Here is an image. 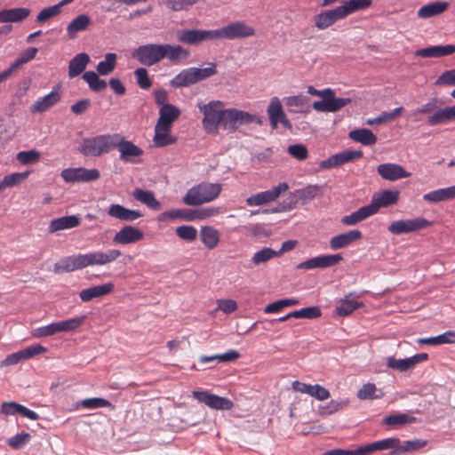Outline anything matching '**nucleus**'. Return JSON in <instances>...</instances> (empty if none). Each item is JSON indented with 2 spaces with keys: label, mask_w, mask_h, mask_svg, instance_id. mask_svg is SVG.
<instances>
[{
  "label": "nucleus",
  "mask_w": 455,
  "mask_h": 455,
  "mask_svg": "<svg viewBox=\"0 0 455 455\" xmlns=\"http://www.w3.org/2000/svg\"><path fill=\"white\" fill-rule=\"evenodd\" d=\"M255 35V29L243 21H235L218 29H180L177 40L184 44L199 45L207 41L234 40Z\"/></svg>",
  "instance_id": "f257e3e1"
},
{
  "label": "nucleus",
  "mask_w": 455,
  "mask_h": 455,
  "mask_svg": "<svg viewBox=\"0 0 455 455\" xmlns=\"http://www.w3.org/2000/svg\"><path fill=\"white\" fill-rule=\"evenodd\" d=\"M121 251L116 249H109L106 251H96L85 254H77L64 257L53 266L56 274L72 272L90 266H102L116 261Z\"/></svg>",
  "instance_id": "f03ea898"
},
{
  "label": "nucleus",
  "mask_w": 455,
  "mask_h": 455,
  "mask_svg": "<svg viewBox=\"0 0 455 455\" xmlns=\"http://www.w3.org/2000/svg\"><path fill=\"white\" fill-rule=\"evenodd\" d=\"M197 108L204 115L202 125L206 133L217 135L220 128L224 129L226 108L222 101L199 102Z\"/></svg>",
  "instance_id": "7ed1b4c3"
},
{
  "label": "nucleus",
  "mask_w": 455,
  "mask_h": 455,
  "mask_svg": "<svg viewBox=\"0 0 455 455\" xmlns=\"http://www.w3.org/2000/svg\"><path fill=\"white\" fill-rule=\"evenodd\" d=\"M116 133L100 134L82 140L78 150L84 156L99 157L114 150Z\"/></svg>",
  "instance_id": "20e7f679"
},
{
  "label": "nucleus",
  "mask_w": 455,
  "mask_h": 455,
  "mask_svg": "<svg viewBox=\"0 0 455 455\" xmlns=\"http://www.w3.org/2000/svg\"><path fill=\"white\" fill-rule=\"evenodd\" d=\"M443 102L436 99H431L428 102L418 108L416 113L427 115V124L431 126L455 122V105L439 108Z\"/></svg>",
  "instance_id": "39448f33"
},
{
  "label": "nucleus",
  "mask_w": 455,
  "mask_h": 455,
  "mask_svg": "<svg viewBox=\"0 0 455 455\" xmlns=\"http://www.w3.org/2000/svg\"><path fill=\"white\" fill-rule=\"evenodd\" d=\"M222 186L220 183L203 182L191 188L182 199L190 206L201 205L215 200L220 194Z\"/></svg>",
  "instance_id": "423d86ee"
},
{
  "label": "nucleus",
  "mask_w": 455,
  "mask_h": 455,
  "mask_svg": "<svg viewBox=\"0 0 455 455\" xmlns=\"http://www.w3.org/2000/svg\"><path fill=\"white\" fill-rule=\"evenodd\" d=\"M307 92L310 95L322 98V100L315 101L312 105V108L318 112H336L351 102L349 98H336L331 88L317 90L309 85Z\"/></svg>",
  "instance_id": "0eeeda50"
},
{
  "label": "nucleus",
  "mask_w": 455,
  "mask_h": 455,
  "mask_svg": "<svg viewBox=\"0 0 455 455\" xmlns=\"http://www.w3.org/2000/svg\"><path fill=\"white\" fill-rule=\"evenodd\" d=\"M132 57L143 66H154L164 60L163 44L140 45L134 50Z\"/></svg>",
  "instance_id": "6e6552de"
},
{
  "label": "nucleus",
  "mask_w": 455,
  "mask_h": 455,
  "mask_svg": "<svg viewBox=\"0 0 455 455\" xmlns=\"http://www.w3.org/2000/svg\"><path fill=\"white\" fill-rule=\"evenodd\" d=\"M431 225L432 222L424 217H417L415 219L395 220L388 226L387 230L392 235H400L426 229Z\"/></svg>",
  "instance_id": "1a4fd4ad"
},
{
  "label": "nucleus",
  "mask_w": 455,
  "mask_h": 455,
  "mask_svg": "<svg viewBox=\"0 0 455 455\" xmlns=\"http://www.w3.org/2000/svg\"><path fill=\"white\" fill-rule=\"evenodd\" d=\"M289 186L286 182H281L272 188L251 195L246 198L245 202L248 206H260L276 201L281 194L286 192Z\"/></svg>",
  "instance_id": "9d476101"
},
{
  "label": "nucleus",
  "mask_w": 455,
  "mask_h": 455,
  "mask_svg": "<svg viewBox=\"0 0 455 455\" xmlns=\"http://www.w3.org/2000/svg\"><path fill=\"white\" fill-rule=\"evenodd\" d=\"M257 121V117L249 112L237 108H226L224 130L235 132L240 126Z\"/></svg>",
  "instance_id": "9b49d317"
},
{
  "label": "nucleus",
  "mask_w": 455,
  "mask_h": 455,
  "mask_svg": "<svg viewBox=\"0 0 455 455\" xmlns=\"http://www.w3.org/2000/svg\"><path fill=\"white\" fill-rule=\"evenodd\" d=\"M192 396L211 409L229 411L234 407V403L230 399L211 394L207 391H193Z\"/></svg>",
  "instance_id": "f8f14e48"
},
{
  "label": "nucleus",
  "mask_w": 455,
  "mask_h": 455,
  "mask_svg": "<svg viewBox=\"0 0 455 455\" xmlns=\"http://www.w3.org/2000/svg\"><path fill=\"white\" fill-rule=\"evenodd\" d=\"M61 178L68 183L90 182L100 179V173L97 169H86L84 167L67 168L60 173Z\"/></svg>",
  "instance_id": "ddd939ff"
},
{
  "label": "nucleus",
  "mask_w": 455,
  "mask_h": 455,
  "mask_svg": "<svg viewBox=\"0 0 455 455\" xmlns=\"http://www.w3.org/2000/svg\"><path fill=\"white\" fill-rule=\"evenodd\" d=\"M114 143V149L117 148L120 152V160L125 163H135V157H140L143 155V150L136 146L133 142L125 140V138L116 133Z\"/></svg>",
  "instance_id": "4468645a"
},
{
  "label": "nucleus",
  "mask_w": 455,
  "mask_h": 455,
  "mask_svg": "<svg viewBox=\"0 0 455 455\" xmlns=\"http://www.w3.org/2000/svg\"><path fill=\"white\" fill-rule=\"evenodd\" d=\"M47 351V348L40 344L29 346L18 352L8 355L1 363V367H7L14 365L21 361L28 360L37 355L44 354Z\"/></svg>",
  "instance_id": "2eb2a0df"
},
{
  "label": "nucleus",
  "mask_w": 455,
  "mask_h": 455,
  "mask_svg": "<svg viewBox=\"0 0 455 455\" xmlns=\"http://www.w3.org/2000/svg\"><path fill=\"white\" fill-rule=\"evenodd\" d=\"M362 150H345L332 155L326 160L320 163L322 169H331L341 166L347 163L353 162L363 157Z\"/></svg>",
  "instance_id": "dca6fc26"
},
{
  "label": "nucleus",
  "mask_w": 455,
  "mask_h": 455,
  "mask_svg": "<svg viewBox=\"0 0 455 455\" xmlns=\"http://www.w3.org/2000/svg\"><path fill=\"white\" fill-rule=\"evenodd\" d=\"M341 260H343V257L340 254L321 255L299 263L297 268L306 270L327 268L336 266Z\"/></svg>",
  "instance_id": "f3484780"
},
{
  "label": "nucleus",
  "mask_w": 455,
  "mask_h": 455,
  "mask_svg": "<svg viewBox=\"0 0 455 455\" xmlns=\"http://www.w3.org/2000/svg\"><path fill=\"white\" fill-rule=\"evenodd\" d=\"M428 359L427 353L417 354L411 357L404 359H395L393 356L387 358V366L400 372L407 371L414 368L418 363Z\"/></svg>",
  "instance_id": "a211bd4d"
},
{
  "label": "nucleus",
  "mask_w": 455,
  "mask_h": 455,
  "mask_svg": "<svg viewBox=\"0 0 455 455\" xmlns=\"http://www.w3.org/2000/svg\"><path fill=\"white\" fill-rule=\"evenodd\" d=\"M377 172L383 180L389 181H395L411 176V173L402 165L393 163L379 164L377 167Z\"/></svg>",
  "instance_id": "6ab92c4d"
},
{
  "label": "nucleus",
  "mask_w": 455,
  "mask_h": 455,
  "mask_svg": "<svg viewBox=\"0 0 455 455\" xmlns=\"http://www.w3.org/2000/svg\"><path fill=\"white\" fill-rule=\"evenodd\" d=\"M344 19L339 6L333 9L322 11L314 17L315 27L319 30H324L332 26L338 20Z\"/></svg>",
  "instance_id": "aec40b11"
},
{
  "label": "nucleus",
  "mask_w": 455,
  "mask_h": 455,
  "mask_svg": "<svg viewBox=\"0 0 455 455\" xmlns=\"http://www.w3.org/2000/svg\"><path fill=\"white\" fill-rule=\"evenodd\" d=\"M144 234L139 228L132 226H124L116 233L113 242L116 244H130L143 239Z\"/></svg>",
  "instance_id": "412c9836"
},
{
  "label": "nucleus",
  "mask_w": 455,
  "mask_h": 455,
  "mask_svg": "<svg viewBox=\"0 0 455 455\" xmlns=\"http://www.w3.org/2000/svg\"><path fill=\"white\" fill-rule=\"evenodd\" d=\"M61 99L60 92L58 89H53L47 95L37 99L31 106V113H44L55 106Z\"/></svg>",
  "instance_id": "4be33fe9"
},
{
  "label": "nucleus",
  "mask_w": 455,
  "mask_h": 455,
  "mask_svg": "<svg viewBox=\"0 0 455 455\" xmlns=\"http://www.w3.org/2000/svg\"><path fill=\"white\" fill-rule=\"evenodd\" d=\"M362 237L363 234L360 230H349L346 233H342L335 236H332L330 240V247L335 251L339 250L347 247L353 243L360 240Z\"/></svg>",
  "instance_id": "5701e85b"
},
{
  "label": "nucleus",
  "mask_w": 455,
  "mask_h": 455,
  "mask_svg": "<svg viewBox=\"0 0 455 455\" xmlns=\"http://www.w3.org/2000/svg\"><path fill=\"white\" fill-rule=\"evenodd\" d=\"M108 214L112 218L126 222L134 221L143 216L140 211L131 210L118 204H111L108 207Z\"/></svg>",
  "instance_id": "b1692460"
},
{
  "label": "nucleus",
  "mask_w": 455,
  "mask_h": 455,
  "mask_svg": "<svg viewBox=\"0 0 455 455\" xmlns=\"http://www.w3.org/2000/svg\"><path fill=\"white\" fill-rule=\"evenodd\" d=\"M455 53V44L433 45L419 49L415 56L421 58H442Z\"/></svg>",
  "instance_id": "393cba45"
},
{
  "label": "nucleus",
  "mask_w": 455,
  "mask_h": 455,
  "mask_svg": "<svg viewBox=\"0 0 455 455\" xmlns=\"http://www.w3.org/2000/svg\"><path fill=\"white\" fill-rule=\"evenodd\" d=\"M164 59L170 62L178 64L190 56L188 49L180 44H163Z\"/></svg>",
  "instance_id": "a878e982"
},
{
  "label": "nucleus",
  "mask_w": 455,
  "mask_h": 455,
  "mask_svg": "<svg viewBox=\"0 0 455 455\" xmlns=\"http://www.w3.org/2000/svg\"><path fill=\"white\" fill-rule=\"evenodd\" d=\"M399 445V438L392 437L387 438L379 441H376L371 443H368L363 446H360L362 455H369L376 451H384L392 449L393 451H396Z\"/></svg>",
  "instance_id": "bb28decb"
},
{
  "label": "nucleus",
  "mask_w": 455,
  "mask_h": 455,
  "mask_svg": "<svg viewBox=\"0 0 455 455\" xmlns=\"http://www.w3.org/2000/svg\"><path fill=\"white\" fill-rule=\"evenodd\" d=\"M31 13L28 8H12L0 11V23H15L25 20Z\"/></svg>",
  "instance_id": "cd10ccee"
},
{
  "label": "nucleus",
  "mask_w": 455,
  "mask_h": 455,
  "mask_svg": "<svg viewBox=\"0 0 455 455\" xmlns=\"http://www.w3.org/2000/svg\"><path fill=\"white\" fill-rule=\"evenodd\" d=\"M92 23V19L87 14L76 16L67 27L68 37L69 39H75L78 33L87 30Z\"/></svg>",
  "instance_id": "c85d7f7f"
},
{
  "label": "nucleus",
  "mask_w": 455,
  "mask_h": 455,
  "mask_svg": "<svg viewBox=\"0 0 455 455\" xmlns=\"http://www.w3.org/2000/svg\"><path fill=\"white\" fill-rule=\"evenodd\" d=\"M114 290V283H108L101 285L84 289L79 292V298L83 302H88L95 298L109 294Z\"/></svg>",
  "instance_id": "c756f323"
},
{
  "label": "nucleus",
  "mask_w": 455,
  "mask_h": 455,
  "mask_svg": "<svg viewBox=\"0 0 455 455\" xmlns=\"http://www.w3.org/2000/svg\"><path fill=\"white\" fill-rule=\"evenodd\" d=\"M450 4L445 1H435L420 7L417 15L420 19H428L438 16L448 10Z\"/></svg>",
  "instance_id": "7c9ffc66"
},
{
  "label": "nucleus",
  "mask_w": 455,
  "mask_h": 455,
  "mask_svg": "<svg viewBox=\"0 0 455 455\" xmlns=\"http://www.w3.org/2000/svg\"><path fill=\"white\" fill-rule=\"evenodd\" d=\"M1 412L5 415H15L20 413L23 417L31 420H36L39 418L36 412L15 402L3 403L1 405Z\"/></svg>",
  "instance_id": "2f4dec72"
},
{
  "label": "nucleus",
  "mask_w": 455,
  "mask_h": 455,
  "mask_svg": "<svg viewBox=\"0 0 455 455\" xmlns=\"http://www.w3.org/2000/svg\"><path fill=\"white\" fill-rule=\"evenodd\" d=\"M376 214L375 208L370 204L359 208L357 211L341 219V223L346 226H354Z\"/></svg>",
  "instance_id": "473e14b6"
},
{
  "label": "nucleus",
  "mask_w": 455,
  "mask_h": 455,
  "mask_svg": "<svg viewBox=\"0 0 455 455\" xmlns=\"http://www.w3.org/2000/svg\"><path fill=\"white\" fill-rule=\"evenodd\" d=\"M181 112L174 105H165L159 108V117L156 124L167 127L172 126V124L180 117Z\"/></svg>",
  "instance_id": "72a5a7b5"
},
{
  "label": "nucleus",
  "mask_w": 455,
  "mask_h": 455,
  "mask_svg": "<svg viewBox=\"0 0 455 455\" xmlns=\"http://www.w3.org/2000/svg\"><path fill=\"white\" fill-rule=\"evenodd\" d=\"M80 225V218L76 215L64 216L52 220L49 224V232L70 229Z\"/></svg>",
  "instance_id": "f704fd0d"
},
{
  "label": "nucleus",
  "mask_w": 455,
  "mask_h": 455,
  "mask_svg": "<svg viewBox=\"0 0 455 455\" xmlns=\"http://www.w3.org/2000/svg\"><path fill=\"white\" fill-rule=\"evenodd\" d=\"M285 105L294 113L307 114L310 112V99L303 94L290 96L284 99Z\"/></svg>",
  "instance_id": "c9c22d12"
},
{
  "label": "nucleus",
  "mask_w": 455,
  "mask_h": 455,
  "mask_svg": "<svg viewBox=\"0 0 455 455\" xmlns=\"http://www.w3.org/2000/svg\"><path fill=\"white\" fill-rule=\"evenodd\" d=\"M171 130V127L156 124L153 138L154 145L157 148H163L174 144L177 139L170 134Z\"/></svg>",
  "instance_id": "e433bc0d"
},
{
  "label": "nucleus",
  "mask_w": 455,
  "mask_h": 455,
  "mask_svg": "<svg viewBox=\"0 0 455 455\" xmlns=\"http://www.w3.org/2000/svg\"><path fill=\"white\" fill-rule=\"evenodd\" d=\"M361 307H363V302L358 301L353 293H349L339 301L336 307V313L339 315L346 316Z\"/></svg>",
  "instance_id": "4c0bfd02"
},
{
  "label": "nucleus",
  "mask_w": 455,
  "mask_h": 455,
  "mask_svg": "<svg viewBox=\"0 0 455 455\" xmlns=\"http://www.w3.org/2000/svg\"><path fill=\"white\" fill-rule=\"evenodd\" d=\"M398 199L399 192L397 190H385L378 197H374L370 205L375 208V213H377L379 208L395 204Z\"/></svg>",
  "instance_id": "58836bf2"
},
{
  "label": "nucleus",
  "mask_w": 455,
  "mask_h": 455,
  "mask_svg": "<svg viewBox=\"0 0 455 455\" xmlns=\"http://www.w3.org/2000/svg\"><path fill=\"white\" fill-rule=\"evenodd\" d=\"M200 238L201 242L207 249L213 250L220 243V235L215 228L205 226L200 230Z\"/></svg>",
  "instance_id": "ea45409f"
},
{
  "label": "nucleus",
  "mask_w": 455,
  "mask_h": 455,
  "mask_svg": "<svg viewBox=\"0 0 455 455\" xmlns=\"http://www.w3.org/2000/svg\"><path fill=\"white\" fill-rule=\"evenodd\" d=\"M414 416L406 413H393L382 419V424L393 428H397L405 425L416 422Z\"/></svg>",
  "instance_id": "a19ab883"
},
{
  "label": "nucleus",
  "mask_w": 455,
  "mask_h": 455,
  "mask_svg": "<svg viewBox=\"0 0 455 455\" xmlns=\"http://www.w3.org/2000/svg\"><path fill=\"white\" fill-rule=\"evenodd\" d=\"M90 62V57L85 52L76 54L68 65L69 77H76L79 76L85 69L87 64Z\"/></svg>",
  "instance_id": "79ce46f5"
},
{
  "label": "nucleus",
  "mask_w": 455,
  "mask_h": 455,
  "mask_svg": "<svg viewBox=\"0 0 455 455\" xmlns=\"http://www.w3.org/2000/svg\"><path fill=\"white\" fill-rule=\"evenodd\" d=\"M372 5V0H347L339 5L343 17L346 18L348 15L356 12L358 11L368 9Z\"/></svg>",
  "instance_id": "37998d69"
},
{
  "label": "nucleus",
  "mask_w": 455,
  "mask_h": 455,
  "mask_svg": "<svg viewBox=\"0 0 455 455\" xmlns=\"http://www.w3.org/2000/svg\"><path fill=\"white\" fill-rule=\"evenodd\" d=\"M194 68H188L181 70L170 82L174 88L188 87L196 84Z\"/></svg>",
  "instance_id": "c03bdc74"
},
{
  "label": "nucleus",
  "mask_w": 455,
  "mask_h": 455,
  "mask_svg": "<svg viewBox=\"0 0 455 455\" xmlns=\"http://www.w3.org/2000/svg\"><path fill=\"white\" fill-rule=\"evenodd\" d=\"M132 196L137 201L146 204L150 209L158 210L161 207L160 203L156 200L152 191L135 188Z\"/></svg>",
  "instance_id": "a18cd8bd"
},
{
  "label": "nucleus",
  "mask_w": 455,
  "mask_h": 455,
  "mask_svg": "<svg viewBox=\"0 0 455 455\" xmlns=\"http://www.w3.org/2000/svg\"><path fill=\"white\" fill-rule=\"evenodd\" d=\"M349 138L356 142L365 146H371L376 143V135L369 129H356L349 132Z\"/></svg>",
  "instance_id": "49530a36"
},
{
  "label": "nucleus",
  "mask_w": 455,
  "mask_h": 455,
  "mask_svg": "<svg viewBox=\"0 0 455 455\" xmlns=\"http://www.w3.org/2000/svg\"><path fill=\"white\" fill-rule=\"evenodd\" d=\"M267 114L271 126L275 129L277 127L280 119L285 115L281 101L278 98L275 97L271 100L267 108Z\"/></svg>",
  "instance_id": "de8ad7c7"
},
{
  "label": "nucleus",
  "mask_w": 455,
  "mask_h": 455,
  "mask_svg": "<svg viewBox=\"0 0 455 455\" xmlns=\"http://www.w3.org/2000/svg\"><path fill=\"white\" fill-rule=\"evenodd\" d=\"M454 340L455 332L449 331L435 337L419 339L418 343L421 345L437 346L442 344H451L453 343Z\"/></svg>",
  "instance_id": "09e8293b"
},
{
  "label": "nucleus",
  "mask_w": 455,
  "mask_h": 455,
  "mask_svg": "<svg viewBox=\"0 0 455 455\" xmlns=\"http://www.w3.org/2000/svg\"><path fill=\"white\" fill-rule=\"evenodd\" d=\"M117 55L114 52H109L105 55L104 60H101L97 65V72L100 76H108L111 74L116 67Z\"/></svg>",
  "instance_id": "8fccbe9b"
},
{
  "label": "nucleus",
  "mask_w": 455,
  "mask_h": 455,
  "mask_svg": "<svg viewBox=\"0 0 455 455\" xmlns=\"http://www.w3.org/2000/svg\"><path fill=\"white\" fill-rule=\"evenodd\" d=\"M427 445V441L421 439H415L411 441L401 442L399 439V445L396 451H392L391 455H400L408 451L419 450Z\"/></svg>",
  "instance_id": "3c124183"
},
{
  "label": "nucleus",
  "mask_w": 455,
  "mask_h": 455,
  "mask_svg": "<svg viewBox=\"0 0 455 455\" xmlns=\"http://www.w3.org/2000/svg\"><path fill=\"white\" fill-rule=\"evenodd\" d=\"M317 193L318 187L315 185H311L300 189H296L293 192V196L296 198L297 203L306 204L308 202L312 201L316 196Z\"/></svg>",
  "instance_id": "603ef678"
},
{
  "label": "nucleus",
  "mask_w": 455,
  "mask_h": 455,
  "mask_svg": "<svg viewBox=\"0 0 455 455\" xmlns=\"http://www.w3.org/2000/svg\"><path fill=\"white\" fill-rule=\"evenodd\" d=\"M83 78L88 84L90 89L93 92H99L107 88L106 81L100 79L98 74L94 71L84 72Z\"/></svg>",
  "instance_id": "864d4df0"
},
{
  "label": "nucleus",
  "mask_w": 455,
  "mask_h": 455,
  "mask_svg": "<svg viewBox=\"0 0 455 455\" xmlns=\"http://www.w3.org/2000/svg\"><path fill=\"white\" fill-rule=\"evenodd\" d=\"M86 319L85 315L69 318L64 321L57 322L58 331L60 332L74 331L80 328Z\"/></svg>",
  "instance_id": "5fc2aeb1"
},
{
  "label": "nucleus",
  "mask_w": 455,
  "mask_h": 455,
  "mask_svg": "<svg viewBox=\"0 0 455 455\" xmlns=\"http://www.w3.org/2000/svg\"><path fill=\"white\" fill-rule=\"evenodd\" d=\"M403 110V107H399L395 108L391 112H384L379 115L378 117L367 120L366 124L369 125H379L382 124H386L391 121L395 120L398 116H401Z\"/></svg>",
  "instance_id": "6e6d98bb"
},
{
  "label": "nucleus",
  "mask_w": 455,
  "mask_h": 455,
  "mask_svg": "<svg viewBox=\"0 0 455 455\" xmlns=\"http://www.w3.org/2000/svg\"><path fill=\"white\" fill-rule=\"evenodd\" d=\"M29 175V172H14L4 177L2 181L0 182V192L7 188H12L17 186L24 180H26Z\"/></svg>",
  "instance_id": "4d7b16f0"
},
{
  "label": "nucleus",
  "mask_w": 455,
  "mask_h": 455,
  "mask_svg": "<svg viewBox=\"0 0 455 455\" xmlns=\"http://www.w3.org/2000/svg\"><path fill=\"white\" fill-rule=\"evenodd\" d=\"M37 52V48L35 47H30L24 51L20 55V57L10 66L12 71L15 73L22 65L32 60L36 57Z\"/></svg>",
  "instance_id": "13d9d810"
},
{
  "label": "nucleus",
  "mask_w": 455,
  "mask_h": 455,
  "mask_svg": "<svg viewBox=\"0 0 455 455\" xmlns=\"http://www.w3.org/2000/svg\"><path fill=\"white\" fill-rule=\"evenodd\" d=\"M276 257H278V253H276L275 250L269 247H265L254 253L251 258V262L253 265L259 266Z\"/></svg>",
  "instance_id": "bf43d9fd"
},
{
  "label": "nucleus",
  "mask_w": 455,
  "mask_h": 455,
  "mask_svg": "<svg viewBox=\"0 0 455 455\" xmlns=\"http://www.w3.org/2000/svg\"><path fill=\"white\" fill-rule=\"evenodd\" d=\"M377 388L374 384L367 383L364 384L357 392V397L361 400L368 399H380L383 397V393L379 391V395H376Z\"/></svg>",
  "instance_id": "052dcab7"
},
{
  "label": "nucleus",
  "mask_w": 455,
  "mask_h": 455,
  "mask_svg": "<svg viewBox=\"0 0 455 455\" xmlns=\"http://www.w3.org/2000/svg\"><path fill=\"white\" fill-rule=\"evenodd\" d=\"M348 405V400H331L326 405L319 407L321 415H331Z\"/></svg>",
  "instance_id": "680f3d73"
},
{
  "label": "nucleus",
  "mask_w": 455,
  "mask_h": 455,
  "mask_svg": "<svg viewBox=\"0 0 455 455\" xmlns=\"http://www.w3.org/2000/svg\"><path fill=\"white\" fill-rule=\"evenodd\" d=\"M291 315H292L293 318L315 319L321 315V309L319 307H304L291 312Z\"/></svg>",
  "instance_id": "e2e57ef3"
},
{
  "label": "nucleus",
  "mask_w": 455,
  "mask_h": 455,
  "mask_svg": "<svg viewBox=\"0 0 455 455\" xmlns=\"http://www.w3.org/2000/svg\"><path fill=\"white\" fill-rule=\"evenodd\" d=\"M425 201L430 203H439L443 201L451 200L449 196L448 188H439L436 190H433L428 192L423 196Z\"/></svg>",
  "instance_id": "0e129e2a"
},
{
  "label": "nucleus",
  "mask_w": 455,
  "mask_h": 455,
  "mask_svg": "<svg viewBox=\"0 0 455 455\" xmlns=\"http://www.w3.org/2000/svg\"><path fill=\"white\" fill-rule=\"evenodd\" d=\"M40 153L36 150L31 149L28 151H20L17 154V160L24 165L33 164L39 161Z\"/></svg>",
  "instance_id": "69168bd1"
},
{
  "label": "nucleus",
  "mask_w": 455,
  "mask_h": 455,
  "mask_svg": "<svg viewBox=\"0 0 455 455\" xmlns=\"http://www.w3.org/2000/svg\"><path fill=\"white\" fill-rule=\"evenodd\" d=\"M177 235L185 241L193 242L197 237V230L193 226H180L176 228Z\"/></svg>",
  "instance_id": "338daca9"
},
{
  "label": "nucleus",
  "mask_w": 455,
  "mask_h": 455,
  "mask_svg": "<svg viewBox=\"0 0 455 455\" xmlns=\"http://www.w3.org/2000/svg\"><path fill=\"white\" fill-rule=\"evenodd\" d=\"M436 86H455V68L444 71L435 82Z\"/></svg>",
  "instance_id": "774afa93"
}]
</instances>
